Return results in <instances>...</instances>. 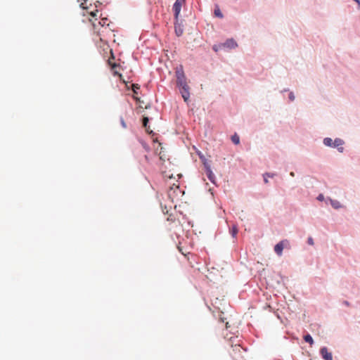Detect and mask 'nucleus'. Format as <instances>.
I'll list each match as a JSON object with an SVG mask.
<instances>
[{
	"label": "nucleus",
	"instance_id": "a878e982",
	"mask_svg": "<svg viewBox=\"0 0 360 360\" xmlns=\"http://www.w3.org/2000/svg\"><path fill=\"white\" fill-rule=\"evenodd\" d=\"M143 146L146 150H149L150 148L146 143H143Z\"/></svg>",
	"mask_w": 360,
	"mask_h": 360
},
{
	"label": "nucleus",
	"instance_id": "ddd939ff",
	"mask_svg": "<svg viewBox=\"0 0 360 360\" xmlns=\"http://www.w3.org/2000/svg\"><path fill=\"white\" fill-rule=\"evenodd\" d=\"M275 175H276V174H274V173H269V172L264 173L263 174L264 183L267 184L269 182L267 177L273 178Z\"/></svg>",
	"mask_w": 360,
	"mask_h": 360
},
{
	"label": "nucleus",
	"instance_id": "9d476101",
	"mask_svg": "<svg viewBox=\"0 0 360 360\" xmlns=\"http://www.w3.org/2000/svg\"><path fill=\"white\" fill-rule=\"evenodd\" d=\"M335 210H339L340 208H342L344 206L341 204V202L334 199L333 200H331V205H330Z\"/></svg>",
	"mask_w": 360,
	"mask_h": 360
},
{
	"label": "nucleus",
	"instance_id": "423d86ee",
	"mask_svg": "<svg viewBox=\"0 0 360 360\" xmlns=\"http://www.w3.org/2000/svg\"><path fill=\"white\" fill-rule=\"evenodd\" d=\"M320 354L324 360H333V355L326 347L320 349Z\"/></svg>",
	"mask_w": 360,
	"mask_h": 360
},
{
	"label": "nucleus",
	"instance_id": "4468645a",
	"mask_svg": "<svg viewBox=\"0 0 360 360\" xmlns=\"http://www.w3.org/2000/svg\"><path fill=\"white\" fill-rule=\"evenodd\" d=\"M238 227L236 225H233L231 229H230V233L233 238H235L238 233Z\"/></svg>",
	"mask_w": 360,
	"mask_h": 360
},
{
	"label": "nucleus",
	"instance_id": "4be33fe9",
	"mask_svg": "<svg viewBox=\"0 0 360 360\" xmlns=\"http://www.w3.org/2000/svg\"><path fill=\"white\" fill-rule=\"evenodd\" d=\"M198 154L202 162L207 160L205 157L201 153H198Z\"/></svg>",
	"mask_w": 360,
	"mask_h": 360
},
{
	"label": "nucleus",
	"instance_id": "f03ea898",
	"mask_svg": "<svg viewBox=\"0 0 360 360\" xmlns=\"http://www.w3.org/2000/svg\"><path fill=\"white\" fill-rule=\"evenodd\" d=\"M186 0H176L173 4V11L174 19H177L179 17L182 4H184Z\"/></svg>",
	"mask_w": 360,
	"mask_h": 360
},
{
	"label": "nucleus",
	"instance_id": "f8f14e48",
	"mask_svg": "<svg viewBox=\"0 0 360 360\" xmlns=\"http://www.w3.org/2000/svg\"><path fill=\"white\" fill-rule=\"evenodd\" d=\"M214 15L216 17H217L219 18H224V15L221 13V10L219 9L218 6H215V8H214Z\"/></svg>",
	"mask_w": 360,
	"mask_h": 360
},
{
	"label": "nucleus",
	"instance_id": "f257e3e1",
	"mask_svg": "<svg viewBox=\"0 0 360 360\" xmlns=\"http://www.w3.org/2000/svg\"><path fill=\"white\" fill-rule=\"evenodd\" d=\"M175 75L176 77V86L185 102H187L190 98V87L186 82L183 66L179 65L175 68Z\"/></svg>",
	"mask_w": 360,
	"mask_h": 360
},
{
	"label": "nucleus",
	"instance_id": "5701e85b",
	"mask_svg": "<svg viewBox=\"0 0 360 360\" xmlns=\"http://www.w3.org/2000/svg\"><path fill=\"white\" fill-rule=\"evenodd\" d=\"M307 243L310 245H313L314 244V239L312 238V237H309L308 239H307Z\"/></svg>",
	"mask_w": 360,
	"mask_h": 360
},
{
	"label": "nucleus",
	"instance_id": "bb28decb",
	"mask_svg": "<svg viewBox=\"0 0 360 360\" xmlns=\"http://www.w3.org/2000/svg\"><path fill=\"white\" fill-rule=\"evenodd\" d=\"M342 303H343V304H345V306H347V307L349 306V304H350L347 300H344Z\"/></svg>",
	"mask_w": 360,
	"mask_h": 360
},
{
	"label": "nucleus",
	"instance_id": "c85d7f7f",
	"mask_svg": "<svg viewBox=\"0 0 360 360\" xmlns=\"http://www.w3.org/2000/svg\"><path fill=\"white\" fill-rule=\"evenodd\" d=\"M356 3H357L359 5H360V0H353Z\"/></svg>",
	"mask_w": 360,
	"mask_h": 360
},
{
	"label": "nucleus",
	"instance_id": "a211bd4d",
	"mask_svg": "<svg viewBox=\"0 0 360 360\" xmlns=\"http://www.w3.org/2000/svg\"><path fill=\"white\" fill-rule=\"evenodd\" d=\"M223 49V46H222V43L220 44H214L213 46H212V49L213 51H214L215 52H217L219 51L220 49Z\"/></svg>",
	"mask_w": 360,
	"mask_h": 360
},
{
	"label": "nucleus",
	"instance_id": "dca6fc26",
	"mask_svg": "<svg viewBox=\"0 0 360 360\" xmlns=\"http://www.w3.org/2000/svg\"><path fill=\"white\" fill-rule=\"evenodd\" d=\"M148 122H149V118L148 117H143V122H142L143 126L144 128H146V129L148 131V133H150L149 131V129L147 127Z\"/></svg>",
	"mask_w": 360,
	"mask_h": 360
},
{
	"label": "nucleus",
	"instance_id": "6e6552de",
	"mask_svg": "<svg viewBox=\"0 0 360 360\" xmlns=\"http://www.w3.org/2000/svg\"><path fill=\"white\" fill-rule=\"evenodd\" d=\"M323 144L325 146L333 148V140L330 137H326L323 139Z\"/></svg>",
	"mask_w": 360,
	"mask_h": 360
},
{
	"label": "nucleus",
	"instance_id": "aec40b11",
	"mask_svg": "<svg viewBox=\"0 0 360 360\" xmlns=\"http://www.w3.org/2000/svg\"><path fill=\"white\" fill-rule=\"evenodd\" d=\"M120 124L122 125V127L124 129L127 128V124L122 117H120Z\"/></svg>",
	"mask_w": 360,
	"mask_h": 360
},
{
	"label": "nucleus",
	"instance_id": "39448f33",
	"mask_svg": "<svg viewBox=\"0 0 360 360\" xmlns=\"http://www.w3.org/2000/svg\"><path fill=\"white\" fill-rule=\"evenodd\" d=\"M223 49H235L238 46V44L235 39L233 38L226 39L224 43H222Z\"/></svg>",
	"mask_w": 360,
	"mask_h": 360
},
{
	"label": "nucleus",
	"instance_id": "393cba45",
	"mask_svg": "<svg viewBox=\"0 0 360 360\" xmlns=\"http://www.w3.org/2000/svg\"><path fill=\"white\" fill-rule=\"evenodd\" d=\"M105 20H107V19H102L100 22H99V24L101 25V26H104V25L105 24Z\"/></svg>",
	"mask_w": 360,
	"mask_h": 360
},
{
	"label": "nucleus",
	"instance_id": "20e7f679",
	"mask_svg": "<svg viewBox=\"0 0 360 360\" xmlns=\"http://www.w3.org/2000/svg\"><path fill=\"white\" fill-rule=\"evenodd\" d=\"M174 32L177 37H180L184 32V25L181 20L179 18L174 19Z\"/></svg>",
	"mask_w": 360,
	"mask_h": 360
},
{
	"label": "nucleus",
	"instance_id": "7ed1b4c3",
	"mask_svg": "<svg viewBox=\"0 0 360 360\" xmlns=\"http://www.w3.org/2000/svg\"><path fill=\"white\" fill-rule=\"evenodd\" d=\"M345 143V141L343 139H342L340 138H335L333 140V148H335V149H337V150L339 153H342L345 151V148L343 147Z\"/></svg>",
	"mask_w": 360,
	"mask_h": 360
},
{
	"label": "nucleus",
	"instance_id": "f3484780",
	"mask_svg": "<svg viewBox=\"0 0 360 360\" xmlns=\"http://www.w3.org/2000/svg\"><path fill=\"white\" fill-rule=\"evenodd\" d=\"M202 165L204 166L205 171H207V170L212 169H211V165H210V162H209V161L207 160L206 161L202 162Z\"/></svg>",
	"mask_w": 360,
	"mask_h": 360
},
{
	"label": "nucleus",
	"instance_id": "cd10ccee",
	"mask_svg": "<svg viewBox=\"0 0 360 360\" xmlns=\"http://www.w3.org/2000/svg\"><path fill=\"white\" fill-rule=\"evenodd\" d=\"M290 176L293 177V176H295V173L293 172H291L290 173Z\"/></svg>",
	"mask_w": 360,
	"mask_h": 360
},
{
	"label": "nucleus",
	"instance_id": "0eeeda50",
	"mask_svg": "<svg viewBox=\"0 0 360 360\" xmlns=\"http://www.w3.org/2000/svg\"><path fill=\"white\" fill-rule=\"evenodd\" d=\"M283 248H284V245H283V240H282V241H280L279 243H278L274 246V251H275V252H276L278 256H281V255H282Z\"/></svg>",
	"mask_w": 360,
	"mask_h": 360
},
{
	"label": "nucleus",
	"instance_id": "6ab92c4d",
	"mask_svg": "<svg viewBox=\"0 0 360 360\" xmlns=\"http://www.w3.org/2000/svg\"><path fill=\"white\" fill-rule=\"evenodd\" d=\"M288 98L290 101H294L295 99V96L292 91H290L288 94Z\"/></svg>",
	"mask_w": 360,
	"mask_h": 360
},
{
	"label": "nucleus",
	"instance_id": "9b49d317",
	"mask_svg": "<svg viewBox=\"0 0 360 360\" xmlns=\"http://www.w3.org/2000/svg\"><path fill=\"white\" fill-rule=\"evenodd\" d=\"M303 338L304 340L306 342L309 343L310 345H312L314 342L312 336L309 333H307L305 335H304Z\"/></svg>",
	"mask_w": 360,
	"mask_h": 360
},
{
	"label": "nucleus",
	"instance_id": "412c9836",
	"mask_svg": "<svg viewBox=\"0 0 360 360\" xmlns=\"http://www.w3.org/2000/svg\"><path fill=\"white\" fill-rule=\"evenodd\" d=\"M316 199L317 200L319 201H323L325 200V197L323 195V194L322 193H320L318 195V196L316 197Z\"/></svg>",
	"mask_w": 360,
	"mask_h": 360
},
{
	"label": "nucleus",
	"instance_id": "1a4fd4ad",
	"mask_svg": "<svg viewBox=\"0 0 360 360\" xmlns=\"http://www.w3.org/2000/svg\"><path fill=\"white\" fill-rule=\"evenodd\" d=\"M206 172V174H207V176L208 178V179L214 184H216V182H215V176L212 172V169H210V170H207V171H205Z\"/></svg>",
	"mask_w": 360,
	"mask_h": 360
},
{
	"label": "nucleus",
	"instance_id": "b1692460",
	"mask_svg": "<svg viewBox=\"0 0 360 360\" xmlns=\"http://www.w3.org/2000/svg\"><path fill=\"white\" fill-rule=\"evenodd\" d=\"M334 199L331 198L330 197H327L325 198L324 201L326 204L330 203L331 205V200H333Z\"/></svg>",
	"mask_w": 360,
	"mask_h": 360
},
{
	"label": "nucleus",
	"instance_id": "2eb2a0df",
	"mask_svg": "<svg viewBox=\"0 0 360 360\" xmlns=\"http://www.w3.org/2000/svg\"><path fill=\"white\" fill-rule=\"evenodd\" d=\"M231 141L235 145H238L240 143V137L238 134H235L231 136Z\"/></svg>",
	"mask_w": 360,
	"mask_h": 360
}]
</instances>
